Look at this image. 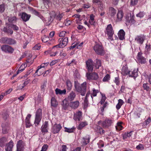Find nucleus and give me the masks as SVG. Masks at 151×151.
<instances>
[{
  "label": "nucleus",
  "instance_id": "obj_1",
  "mask_svg": "<svg viewBox=\"0 0 151 151\" xmlns=\"http://www.w3.org/2000/svg\"><path fill=\"white\" fill-rule=\"evenodd\" d=\"M86 65L89 72L86 74V76L88 79L97 80L99 78V76L97 73L95 72L91 73L93 70V61L91 59H88L86 62Z\"/></svg>",
  "mask_w": 151,
  "mask_h": 151
},
{
  "label": "nucleus",
  "instance_id": "obj_2",
  "mask_svg": "<svg viewBox=\"0 0 151 151\" xmlns=\"http://www.w3.org/2000/svg\"><path fill=\"white\" fill-rule=\"evenodd\" d=\"M59 43L54 46L52 48V50L53 52V54H51V56H55L58 53L57 48H63L67 44L68 42V38L67 37L60 38L58 40Z\"/></svg>",
  "mask_w": 151,
  "mask_h": 151
},
{
  "label": "nucleus",
  "instance_id": "obj_3",
  "mask_svg": "<svg viewBox=\"0 0 151 151\" xmlns=\"http://www.w3.org/2000/svg\"><path fill=\"white\" fill-rule=\"evenodd\" d=\"M86 82H83L81 85L77 81H75V89L77 92L80 93L81 95L84 96L86 92Z\"/></svg>",
  "mask_w": 151,
  "mask_h": 151
},
{
  "label": "nucleus",
  "instance_id": "obj_4",
  "mask_svg": "<svg viewBox=\"0 0 151 151\" xmlns=\"http://www.w3.org/2000/svg\"><path fill=\"white\" fill-rule=\"evenodd\" d=\"M93 50L96 53L101 55H103L105 54V50L103 45L99 44H96L94 45Z\"/></svg>",
  "mask_w": 151,
  "mask_h": 151
},
{
  "label": "nucleus",
  "instance_id": "obj_5",
  "mask_svg": "<svg viewBox=\"0 0 151 151\" xmlns=\"http://www.w3.org/2000/svg\"><path fill=\"white\" fill-rule=\"evenodd\" d=\"M105 33L106 34H107L108 36V40L111 41L114 40L113 36L114 34V31L113 30L112 25L111 24H109L107 25Z\"/></svg>",
  "mask_w": 151,
  "mask_h": 151
},
{
  "label": "nucleus",
  "instance_id": "obj_6",
  "mask_svg": "<svg viewBox=\"0 0 151 151\" xmlns=\"http://www.w3.org/2000/svg\"><path fill=\"white\" fill-rule=\"evenodd\" d=\"M42 110L41 109H39L36 112L35 118L34 122L36 126H37L39 124L42 118Z\"/></svg>",
  "mask_w": 151,
  "mask_h": 151
},
{
  "label": "nucleus",
  "instance_id": "obj_7",
  "mask_svg": "<svg viewBox=\"0 0 151 151\" xmlns=\"http://www.w3.org/2000/svg\"><path fill=\"white\" fill-rule=\"evenodd\" d=\"M1 49L2 51L6 53L12 54L14 51V49L11 46L8 45H3Z\"/></svg>",
  "mask_w": 151,
  "mask_h": 151
},
{
  "label": "nucleus",
  "instance_id": "obj_8",
  "mask_svg": "<svg viewBox=\"0 0 151 151\" xmlns=\"http://www.w3.org/2000/svg\"><path fill=\"white\" fill-rule=\"evenodd\" d=\"M146 39V36L143 34H140L136 36L135 37V42L138 44L141 45Z\"/></svg>",
  "mask_w": 151,
  "mask_h": 151
},
{
  "label": "nucleus",
  "instance_id": "obj_9",
  "mask_svg": "<svg viewBox=\"0 0 151 151\" xmlns=\"http://www.w3.org/2000/svg\"><path fill=\"white\" fill-rule=\"evenodd\" d=\"M113 123V120L111 119L106 118L102 123V126L104 128H108Z\"/></svg>",
  "mask_w": 151,
  "mask_h": 151
},
{
  "label": "nucleus",
  "instance_id": "obj_10",
  "mask_svg": "<svg viewBox=\"0 0 151 151\" xmlns=\"http://www.w3.org/2000/svg\"><path fill=\"white\" fill-rule=\"evenodd\" d=\"M82 112L80 111H76V113L74 114L73 119L76 121H80L82 120Z\"/></svg>",
  "mask_w": 151,
  "mask_h": 151
},
{
  "label": "nucleus",
  "instance_id": "obj_11",
  "mask_svg": "<svg viewBox=\"0 0 151 151\" xmlns=\"http://www.w3.org/2000/svg\"><path fill=\"white\" fill-rule=\"evenodd\" d=\"M62 128V127L60 124H55L52 127V132L54 134L58 133Z\"/></svg>",
  "mask_w": 151,
  "mask_h": 151
},
{
  "label": "nucleus",
  "instance_id": "obj_12",
  "mask_svg": "<svg viewBox=\"0 0 151 151\" xmlns=\"http://www.w3.org/2000/svg\"><path fill=\"white\" fill-rule=\"evenodd\" d=\"M1 126L3 133L4 134L7 133L9 129V124L7 122H4L2 124Z\"/></svg>",
  "mask_w": 151,
  "mask_h": 151
},
{
  "label": "nucleus",
  "instance_id": "obj_13",
  "mask_svg": "<svg viewBox=\"0 0 151 151\" xmlns=\"http://www.w3.org/2000/svg\"><path fill=\"white\" fill-rule=\"evenodd\" d=\"M79 104L80 103L79 101H76L70 102L69 106L71 108L75 109L78 107Z\"/></svg>",
  "mask_w": 151,
  "mask_h": 151
},
{
  "label": "nucleus",
  "instance_id": "obj_14",
  "mask_svg": "<svg viewBox=\"0 0 151 151\" xmlns=\"http://www.w3.org/2000/svg\"><path fill=\"white\" fill-rule=\"evenodd\" d=\"M48 122L45 121L41 127V131L42 133L48 132Z\"/></svg>",
  "mask_w": 151,
  "mask_h": 151
},
{
  "label": "nucleus",
  "instance_id": "obj_15",
  "mask_svg": "<svg viewBox=\"0 0 151 151\" xmlns=\"http://www.w3.org/2000/svg\"><path fill=\"white\" fill-rule=\"evenodd\" d=\"M91 137L89 135H87L85 137H83L81 142L82 144L83 145H86L88 144L90 142Z\"/></svg>",
  "mask_w": 151,
  "mask_h": 151
},
{
  "label": "nucleus",
  "instance_id": "obj_16",
  "mask_svg": "<svg viewBox=\"0 0 151 151\" xmlns=\"http://www.w3.org/2000/svg\"><path fill=\"white\" fill-rule=\"evenodd\" d=\"M137 58L138 61L141 63H145L146 62V59L142 56L141 52H139L138 53Z\"/></svg>",
  "mask_w": 151,
  "mask_h": 151
},
{
  "label": "nucleus",
  "instance_id": "obj_17",
  "mask_svg": "<svg viewBox=\"0 0 151 151\" xmlns=\"http://www.w3.org/2000/svg\"><path fill=\"white\" fill-rule=\"evenodd\" d=\"M21 17L24 21L26 22L28 21L30 17V15L27 14L25 12H22L20 15Z\"/></svg>",
  "mask_w": 151,
  "mask_h": 151
},
{
  "label": "nucleus",
  "instance_id": "obj_18",
  "mask_svg": "<svg viewBox=\"0 0 151 151\" xmlns=\"http://www.w3.org/2000/svg\"><path fill=\"white\" fill-rule=\"evenodd\" d=\"M13 144V142L11 140L8 144H6V147L5 148L6 151H12Z\"/></svg>",
  "mask_w": 151,
  "mask_h": 151
},
{
  "label": "nucleus",
  "instance_id": "obj_19",
  "mask_svg": "<svg viewBox=\"0 0 151 151\" xmlns=\"http://www.w3.org/2000/svg\"><path fill=\"white\" fill-rule=\"evenodd\" d=\"M8 26V27H4L2 29V31L7 34H10V35H12L13 32V31L9 28L10 27H9V26Z\"/></svg>",
  "mask_w": 151,
  "mask_h": 151
},
{
  "label": "nucleus",
  "instance_id": "obj_20",
  "mask_svg": "<svg viewBox=\"0 0 151 151\" xmlns=\"http://www.w3.org/2000/svg\"><path fill=\"white\" fill-rule=\"evenodd\" d=\"M134 15L131 16V14H130V17H126V19L127 22L130 23L131 24H133L135 23V21L134 20Z\"/></svg>",
  "mask_w": 151,
  "mask_h": 151
},
{
  "label": "nucleus",
  "instance_id": "obj_21",
  "mask_svg": "<svg viewBox=\"0 0 151 151\" xmlns=\"http://www.w3.org/2000/svg\"><path fill=\"white\" fill-rule=\"evenodd\" d=\"M31 116V115L30 114H29L27 115L25 121L26 123V127L27 128L29 127L32 126V124L30 123V119Z\"/></svg>",
  "mask_w": 151,
  "mask_h": 151
},
{
  "label": "nucleus",
  "instance_id": "obj_22",
  "mask_svg": "<svg viewBox=\"0 0 151 151\" xmlns=\"http://www.w3.org/2000/svg\"><path fill=\"white\" fill-rule=\"evenodd\" d=\"M76 96V94L75 92L73 91H72L70 92L68 96V100L70 101H72L74 100Z\"/></svg>",
  "mask_w": 151,
  "mask_h": 151
},
{
  "label": "nucleus",
  "instance_id": "obj_23",
  "mask_svg": "<svg viewBox=\"0 0 151 151\" xmlns=\"http://www.w3.org/2000/svg\"><path fill=\"white\" fill-rule=\"evenodd\" d=\"M125 32L123 29H120L118 33V36L121 40H123L125 38Z\"/></svg>",
  "mask_w": 151,
  "mask_h": 151
},
{
  "label": "nucleus",
  "instance_id": "obj_24",
  "mask_svg": "<svg viewBox=\"0 0 151 151\" xmlns=\"http://www.w3.org/2000/svg\"><path fill=\"white\" fill-rule=\"evenodd\" d=\"M7 142V138L3 137L0 138V146L1 147H4Z\"/></svg>",
  "mask_w": 151,
  "mask_h": 151
},
{
  "label": "nucleus",
  "instance_id": "obj_25",
  "mask_svg": "<svg viewBox=\"0 0 151 151\" xmlns=\"http://www.w3.org/2000/svg\"><path fill=\"white\" fill-rule=\"evenodd\" d=\"M123 16V13L122 10H119L117 14L116 20L117 21H120L122 20V19Z\"/></svg>",
  "mask_w": 151,
  "mask_h": 151
},
{
  "label": "nucleus",
  "instance_id": "obj_26",
  "mask_svg": "<svg viewBox=\"0 0 151 151\" xmlns=\"http://www.w3.org/2000/svg\"><path fill=\"white\" fill-rule=\"evenodd\" d=\"M61 105L62 106V109L65 110L67 109L69 105L68 101L65 99L62 101Z\"/></svg>",
  "mask_w": 151,
  "mask_h": 151
},
{
  "label": "nucleus",
  "instance_id": "obj_27",
  "mask_svg": "<svg viewBox=\"0 0 151 151\" xmlns=\"http://www.w3.org/2000/svg\"><path fill=\"white\" fill-rule=\"evenodd\" d=\"M122 74L125 76L129 75L130 71L128 70V68L125 66H123L122 69Z\"/></svg>",
  "mask_w": 151,
  "mask_h": 151
},
{
  "label": "nucleus",
  "instance_id": "obj_28",
  "mask_svg": "<svg viewBox=\"0 0 151 151\" xmlns=\"http://www.w3.org/2000/svg\"><path fill=\"white\" fill-rule=\"evenodd\" d=\"M88 123L86 121L81 122L79 124L77 127V128L78 130H81L85 126L88 125Z\"/></svg>",
  "mask_w": 151,
  "mask_h": 151
},
{
  "label": "nucleus",
  "instance_id": "obj_29",
  "mask_svg": "<svg viewBox=\"0 0 151 151\" xmlns=\"http://www.w3.org/2000/svg\"><path fill=\"white\" fill-rule=\"evenodd\" d=\"M55 91L56 94L57 95H62L65 94H66V90L65 89L61 90L60 89L57 88L55 90Z\"/></svg>",
  "mask_w": 151,
  "mask_h": 151
},
{
  "label": "nucleus",
  "instance_id": "obj_30",
  "mask_svg": "<svg viewBox=\"0 0 151 151\" xmlns=\"http://www.w3.org/2000/svg\"><path fill=\"white\" fill-rule=\"evenodd\" d=\"M51 106L55 107L57 106L58 105V102L54 97H52L51 99Z\"/></svg>",
  "mask_w": 151,
  "mask_h": 151
},
{
  "label": "nucleus",
  "instance_id": "obj_31",
  "mask_svg": "<svg viewBox=\"0 0 151 151\" xmlns=\"http://www.w3.org/2000/svg\"><path fill=\"white\" fill-rule=\"evenodd\" d=\"M101 61L100 60L96 59V63L94 64L95 68L96 69H98L100 67H101Z\"/></svg>",
  "mask_w": 151,
  "mask_h": 151
},
{
  "label": "nucleus",
  "instance_id": "obj_32",
  "mask_svg": "<svg viewBox=\"0 0 151 151\" xmlns=\"http://www.w3.org/2000/svg\"><path fill=\"white\" fill-rule=\"evenodd\" d=\"M6 24L7 26H9V27H10L12 28L15 31H17L19 30V27L16 25H14L12 23H6Z\"/></svg>",
  "mask_w": 151,
  "mask_h": 151
},
{
  "label": "nucleus",
  "instance_id": "obj_33",
  "mask_svg": "<svg viewBox=\"0 0 151 151\" xmlns=\"http://www.w3.org/2000/svg\"><path fill=\"white\" fill-rule=\"evenodd\" d=\"M129 76L134 77V78L138 76V72L136 70H134L133 71L130 72Z\"/></svg>",
  "mask_w": 151,
  "mask_h": 151
},
{
  "label": "nucleus",
  "instance_id": "obj_34",
  "mask_svg": "<svg viewBox=\"0 0 151 151\" xmlns=\"http://www.w3.org/2000/svg\"><path fill=\"white\" fill-rule=\"evenodd\" d=\"M17 149H22L24 147V145L23 144V141L22 140H20L17 142Z\"/></svg>",
  "mask_w": 151,
  "mask_h": 151
},
{
  "label": "nucleus",
  "instance_id": "obj_35",
  "mask_svg": "<svg viewBox=\"0 0 151 151\" xmlns=\"http://www.w3.org/2000/svg\"><path fill=\"white\" fill-rule=\"evenodd\" d=\"M67 90L70 91L72 89V85L71 81L69 80H68L66 81Z\"/></svg>",
  "mask_w": 151,
  "mask_h": 151
},
{
  "label": "nucleus",
  "instance_id": "obj_36",
  "mask_svg": "<svg viewBox=\"0 0 151 151\" xmlns=\"http://www.w3.org/2000/svg\"><path fill=\"white\" fill-rule=\"evenodd\" d=\"M17 18L15 16H12L9 17L8 21L11 23H15L17 20Z\"/></svg>",
  "mask_w": 151,
  "mask_h": 151
},
{
  "label": "nucleus",
  "instance_id": "obj_37",
  "mask_svg": "<svg viewBox=\"0 0 151 151\" xmlns=\"http://www.w3.org/2000/svg\"><path fill=\"white\" fill-rule=\"evenodd\" d=\"M50 18L48 19L49 21H52L55 17V13L54 11H52L50 13Z\"/></svg>",
  "mask_w": 151,
  "mask_h": 151
},
{
  "label": "nucleus",
  "instance_id": "obj_38",
  "mask_svg": "<svg viewBox=\"0 0 151 151\" xmlns=\"http://www.w3.org/2000/svg\"><path fill=\"white\" fill-rule=\"evenodd\" d=\"M132 131H131L129 132L125 133L124 134H123L122 135L123 139H125L128 137H130L132 134Z\"/></svg>",
  "mask_w": 151,
  "mask_h": 151
},
{
  "label": "nucleus",
  "instance_id": "obj_39",
  "mask_svg": "<svg viewBox=\"0 0 151 151\" xmlns=\"http://www.w3.org/2000/svg\"><path fill=\"white\" fill-rule=\"evenodd\" d=\"M76 127H73L71 128H68L67 127H65V131L68 133H72L73 132V131L75 130Z\"/></svg>",
  "mask_w": 151,
  "mask_h": 151
},
{
  "label": "nucleus",
  "instance_id": "obj_40",
  "mask_svg": "<svg viewBox=\"0 0 151 151\" xmlns=\"http://www.w3.org/2000/svg\"><path fill=\"white\" fill-rule=\"evenodd\" d=\"M94 15L93 14H91L90 16V18L89 22L91 25H94L95 21L94 18Z\"/></svg>",
  "mask_w": 151,
  "mask_h": 151
},
{
  "label": "nucleus",
  "instance_id": "obj_41",
  "mask_svg": "<svg viewBox=\"0 0 151 151\" xmlns=\"http://www.w3.org/2000/svg\"><path fill=\"white\" fill-rule=\"evenodd\" d=\"M29 81L30 80L29 79L28 81L24 82L23 85H20L19 86V89H23L25 86L27 85L29 83Z\"/></svg>",
  "mask_w": 151,
  "mask_h": 151
},
{
  "label": "nucleus",
  "instance_id": "obj_42",
  "mask_svg": "<svg viewBox=\"0 0 151 151\" xmlns=\"http://www.w3.org/2000/svg\"><path fill=\"white\" fill-rule=\"evenodd\" d=\"M25 64H24L23 65H21L20 67L19 68L17 72V74L19 73L22 72L24 69L25 68Z\"/></svg>",
  "mask_w": 151,
  "mask_h": 151
},
{
  "label": "nucleus",
  "instance_id": "obj_43",
  "mask_svg": "<svg viewBox=\"0 0 151 151\" xmlns=\"http://www.w3.org/2000/svg\"><path fill=\"white\" fill-rule=\"evenodd\" d=\"M99 93L98 90H95L94 88L93 89L92 92L91 93V96L93 98L92 96H96L97 93Z\"/></svg>",
  "mask_w": 151,
  "mask_h": 151
},
{
  "label": "nucleus",
  "instance_id": "obj_44",
  "mask_svg": "<svg viewBox=\"0 0 151 151\" xmlns=\"http://www.w3.org/2000/svg\"><path fill=\"white\" fill-rule=\"evenodd\" d=\"M16 43L15 41L11 38H9L7 42V44L11 45L14 44Z\"/></svg>",
  "mask_w": 151,
  "mask_h": 151
},
{
  "label": "nucleus",
  "instance_id": "obj_45",
  "mask_svg": "<svg viewBox=\"0 0 151 151\" xmlns=\"http://www.w3.org/2000/svg\"><path fill=\"white\" fill-rule=\"evenodd\" d=\"M111 15L113 16L115 15L116 13V10L113 7H111L110 9Z\"/></svg>",
  "mask_w": 151,
  "mask_h": 151
},
{
  "label": "nucleus",
  "instance_id": "obj_46",
  "mask_svg": "<svg viewBox=\"0 0 151 151\" xmlns=\"http://www.w3.org/2000/svg\"><path fill=\"white\" fill-rule=\"evenodd\" d=\"M76 61L75 60L73 59L70 62H68L67 65L69 66H70L73 65L74 64L76 65Z\"/></svg>",
  "mask_w": 151,
  "mask_h": 151
},
{
  "label": "nucleus",
  "instance_id": "obj_47",
  "mask_svg": "<svg viewBox=\"0 0 151 151\" xmlns=\"http://www.w3.org/2000/svg\"><path fill=\"white\" fill-rule=\"evenodd\" d=\"M110 76L109 74H107L106 76L103 79V82L108 81L110 79Z\"/></svg>",
  "mask_w": 151,
  "mask_h": 151
},
{
  "label": "nucleus",
  "instance_id": "obj_48",
  "mask_svg": "<svg viewBox=\"0 0 151 151\" xmlns=\"http://www.w3.org/2000/svg\"><path fill=\"white\" fill-rule=\"evenodd\" d=\"M83 104L84 108V109H86L87 108L88 104V99H85L84 100Z\"/></svg>",
  "mask_w": 151,
  "mask_h": 151
},
{
  "label": "nucleus",
  "instance_id": "obj_49",
  "mask_svg": "<svg viewBox=\"0 0 151 151\" xmlns=\"http://www.w3.org/2000/svg\"><path fill=\"white\" fill-rule=\"evenodd\" d=\"M145 14V13L144 12H140L139 13L137 14L136 16L137 17H139L140 18H142L144 17Z\"/></svg>",
  "mask_w": 151,
  "mask_h": 151
},
{
  "label": "nucleus",
  "instance_id": "obj_50",
  "mask_svg": "<svg viewBox=\"0 0 151 151\" xmlns=\"http://www.w3.org/2000/svg\"><path fill=\"white\" fill-rule=\"evenodd\" d=\"M5 10V5L2 4L0 5V12H3Z\"/></svg>",
  "mask_w": 151,
  "mask_h": 151
},
{
  "label": "nucleus",
  "instance_id": "obj_51",
  "mask_svg": "<svg viewBox=\"0 0 151 151\" xmlns=\"http://www.w3.org/2000/svg\"><path fill=\"white\" fill-rule=\"evenodd\" d=\"M49 40V38L48 36L44 35L42 38V40L43 42H45Z\"/></svg>",
  "mask_w": 151,
  "mask_h": 151
},
{
  "label": "nucleus",
  "instance_id": "obj_52",
  "mask_svg": "<svg viewBox=\"0 0 151 151\" xmlns=\"http://www.w3.org/2000/svg\"><path fill=\"white\" fill-rule=\"evenodd\" d=\"M48 146L47 144L44 145L42 147L40 151H46L48 148Z\"/></svg>",
  "mask_w": 151,
  "mask_h": 151
},
{
  "label": "nucleus",
  "instance_id": "obj_53",
  "mask_svg": "<svg viewBox=\"0 0 151 151\" xmlns=\"http://www.w3.org/2000/svg\"><path fill=\"white\" fill-rule=\"evenodd\" d=\"M9 38L3 37L1 38V40L3 43L7 44Z\"/></svg>",
  "mask_w": 151,
  "mask_h": 151
},
{
  "label": "nucleus",
  "instance_id": "obj_54",
  "mask_svg": "<svg viewBox=\"0 0 151 151\" xmlns=\"http://www.w3.org/2000/svg\"><path fill=\"white\" fill-rule=\"evenodd\" d=\"M137 0H131L130 1V5L132 6H134L137 4Z\"/></svg>",
  "mask_w": 151,
  "mask_h": 151
},
{
  "label": "nucleus",
  "instance_id": "obj_55",
  "mask_svg": "<svg viewBox=\"0 0 151 151\" xmlns=\"http://www.w3.org/2000/svg\"><path fill=\"white\" fill-rule=\"evenodd\" d=\"M143 87L145 90H146L147 91H149L150 89V87L147 85V83H144Z\"/></svg>",
  "mask_w": 151,
  "mask_h": 151
},
{
  "label": "nucleus",
  "instance_id": "obj_56",
  "mask_svg": "<svg viewBox=\"0 0 151 151\" xmlns=\"http://www.w3.org/2000/svg\"><path fill=\"white\" fill-rule=\"evenodd\" d=\"M76 47H77V48L78 49L80 48L79 47H78V43H76L74 45L72 44V45L70 47V49H73Z\"/></svg>",
  "mask_w": 151,
  "mask_h": 151
},
{
  "label": "nucleus",
  "instance_id": "obj_57",
  "mask_svg": "<svg viewBox=\"0 0 151 151\" xmlns=\"http://www.w3.org/2000/svg\"><path fill=\"white\" fill-rule=\"evenodd\" d=\"M47 82L46 81H45L43 84L41 86V87L42 90H44L46 87V85Z\"/></svg>",
  "mask_w": 151,
  "mask_h": 151
},
{
  "label": "nucleus",
  "instance_id": "obj_58",
  "mask_svg": "<svg viewBox=\"0 0 151 151\" xmlns=\"http://www.w3.org/2000/svg\"><path fill=\"white\" fill-rule=\"evenodd\" d=\"M98 129H99V130H98L97 132L101 134L102 133H103L105 132L104 130L100 127H99Z\"/></svg>",
  "mask_w": 151,
  "mask_h": 151
},
{
  "label": "nucleus",
  "instance_id": "obj_59",
  "mask_svg": "<svg viewBox=\"0 0 151 151\" xmlns=\"http://www.w3.org/2000/svg\"><path fill=\"white\" fill-rule=\"evenodd\" d=\"M106 99V98L105 96H103L102 97L101 99V100L100 102V103L101 104H103L104 102Z\"/></svg>",
  "mask_w": 151,
  "mask_h": 151
},
{
  "label": "nucleus",
  "instance_id": "obj_60",
  "mask_svg": "<svg viewBox=\"0 0 151 151\" xmlns=\"http://www.w3.org/2000/svg\"><path fill=\"white\" fill-rule=\"evenodd\" d=\"M12 90V88H10L6 91L5 93H2V94L4 95V96L9 94Z\"/></svg>",
  "mask_w": 151,
  "mask_h": 151
},
{
  "label": "nucleus",
  "instance_id": "obj_61",
  "mask_svg": "<svg viewBox=\"0 0 151 151\" xmlns=\"http://www.w3.org/2000/svg\"><path fill=\"white\" fill-rule=\"evenodd\" d=\"M63 14H59L58 15L56 16V18L58 20H60L62 18Z\"/></svg>",
  "mask_w": 151,
  "mask_h": 151
},
{
  "label": "nucleus",
  "instance_id": "obj_62",
  "mask_svg": "<svg viewBox=\"0 0 151 151\" xmlns=\"http://www.w3.org/2000/svg\"><path fill=\"white\" fill-rule=\"evenodd\" d=\"M151 118L150 117H149L145 121V125L146 126L147 125L151 122Z\"/></svg>",
  "mask_w": 151,
  "mask_h": 151
},
{
  "label": "nucleus",
  "instance_id": "obj_63",
  "mask_svg": "<svg viewBox=\"0 0 151 151\" xmlns=\"http://www.w3.org/2000/svg\"><path fill=\"white\" fill-rule=\"evenodd\" d=\"M66 34V32L65 31H63L60 32L59 35V36L60 37H64L65 34Z\"/></svg>",
  "mask_w": 151,
  "mask_h": 151
},
{
  "label": "nucleus",
  "instance_id": "obj_64",
  "mask_svg": "<svg viewBox=\"0 0 151 151\" xmlns=\"http://www.w3.org/2000/svg\"><path fill=\"white\" fill-rule=\"evenodd\" d=\"M8 117L9 115L7 113H5L3 114V118L4 120H6Z\"/></svg>",
  "mask_w": 151,
  "mask_h": 151
}]
</instances>
